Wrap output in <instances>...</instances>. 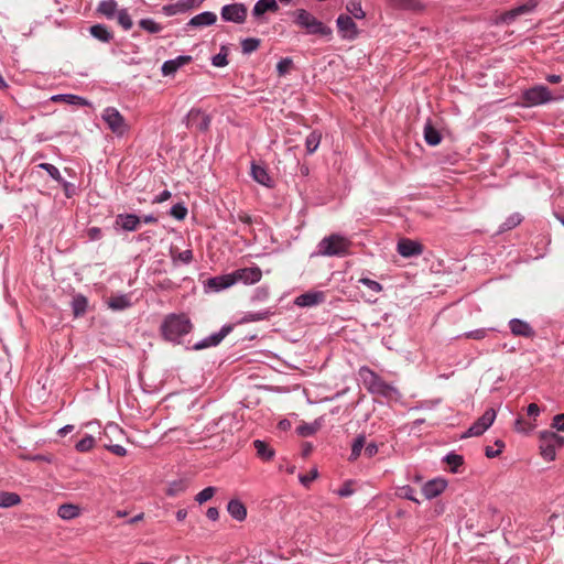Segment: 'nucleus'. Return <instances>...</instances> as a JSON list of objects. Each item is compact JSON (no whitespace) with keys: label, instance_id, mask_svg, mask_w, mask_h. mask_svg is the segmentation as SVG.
<instances>
[{"label":"nucleus","instance_id":"f257e3e1","mask_svg":"<svg viewBox=\"0 0 564 564\" xmlns=\"http://www.w3.org/2000/svg\"><path fill=\"white\" fill-rule=\"evenodd\" d=\"M193 323L185 313L167 314L160 326L162 337L175 345L182 344V338L193 330Z\"/></svg>","mask_w":564,"mask_h":564},{"label":"nucleus","instance_id":"f03ea898","mask_svg":"<svg viewBox=\"0 0 564 564\" xmlns=\"http://www.w3.org/2000/svg\"><path fill=\"white\" fill-rule=\"evenodd\" d=\"M360 376L367 390L372 394H378L387 399L399 395V391L393 386L386 382L380 376L368 367L360 368Z\"/></svg>","mask_w":564,"mask_h":564},{"label":"nucleus","instance_id":"7ed1b4c3","mask_svg":"<svg viewBox=\"0 0 564 564\" xmlns=\"http://www.w3.org/2000/svg\"><path fill=\"white\" fill-rule=\"evenodd\" d=\"M351 241L340 234L324 237L317 245V254L324 257H344L348 253Z\"/></svg>","mask_w":564,"mask_h":564},{"label":"nucleus","instance_id":"20e7f679","mask_svg":"<svg viewBox=\"0 0 564 564\" xmlns=\"http://www.w3.org/2000/svg\"><path fill=\"white\" fill-rule=\"evenodd\" d=\"M295 23L300 28L304 29L307 34L319 35L326 39H330L333 35L332 28L325 25L322 21L304 9H299L296 11Z\"/></svg>","mask_w":564,"mask_h":564},{"label":"nucleus","instance_id":"39448f33","mask_svg":"<svg viewBox=\"0 0 564 564\" xmlns=\"http://www.w3.org/2000/svg\"><path fill=\"white\" fill-rule=\"evenodd\" d=\"M564 446V436L556 434L553 431H541L539 434V448L541 456L547 460L553 462L556 458V451Z\"/></svg>","mask_w":564,"mask_h":564},{"label":"nucleus","instance_id":"423d86ee","mask_svg":"<svg viewBox=\"0 0 564 564\" xmlns=\"http://www.w3.org/2000/svg\"><path fill=\"white\" fill-rule=\"evenodd\" d=\"M522 105L524 107H538L552 101V93L544 85H535L522 91Z\"/></svg>","mask_w":564,"mask_h":564},{"label":"nucleus","instance_id":"0eeeda50","mask_svg":"<svg viewBox=\"0 0 564 564\" xmlns=\"http://www.w3.org/2000/svg\"><path fill=\"white\" fill-rule=\"evenodd\" d=\"M101 119L107 124L108 129L121 138L129 131V124L124 117L115 107H106L101 112Z\"/></svg>","mask_w":564,"mask_h":564},{"label":"nucleus","instance_id":"6e6552de","mask_svg":"<svg viewBox=\"0 0 564 564\" xmlns=\"http://www.w3.org/2000/svg\"><path fill=\"white\" fill-rule=\"evenodd\" d=\"M232 329H234L232 324H225L221 326V328L218 332L213 333L209 336L195 343L193 345L192 349L203 350L206 348L216 347L225 339V337L227 335H229L232 332Z\"/></svg>","mask_w":564,"mask_h":564},{"label":"nucleus","instance_id":"1a4fd4ad","mask_svg":"<svg viewBox=\"0 0 564 564\" xmlns=\"http://www.w3.org/2000/svg\"><path fill=\"white\" fill-rule=\"evenodd\" d=\"M538 6L535 0H528L527 2L512 8L498 17V23L511 24L518 17L532 13Z\"/></svg>","mask_w":564,"mask_h":564},{"label":"nucleus","instance_id":"9d476101","mask_svg":"<svg viewBox=\"0 0 564 564\" xmlns=\"http://www.w3.org/2000/svg\"><path fill=\"white\" fill-rule=\"evenodd\" d=\"M248 8L243 3H230L221 8L220 17L226 22L241 24L246 21Z\"/></svg>","mask_w":564,"mask_h":564},{"label":"nucleus","instance_id":"9b49d317","mask_svg":"<svg viewBox=\"0 0 564 564\" xmlns=\"http://www.w3.org/2000/svg\"><path fill=\"white\" fill-rule=\"evenodd\" d=\"M496 415V411L492 408L487 409L484 414L471 424L464 436L470 437L484 434L495 422Z\"/></svg>","mask_w":564,"mask_h":564},{"label":"nucleus","instance_id":"f8f14e48","mask_svg":"<svg viewBox=\"0 0 564 564\" xmlns=\"http://www.w3.org/2000/svg\"><path fill=\"white\" fill-rule=\"evenodd\" d=\"M184 121L187 128L205 132L208 130L212 120L210 117L200 109L193 108L188 111Z\"/></svg>","mask_w":564,"mask_h":564},{"label":"nucleus","instance_id":"ddd939ff","mask_svg":"<svg viewBox=\"0 0 564 564\" xmlns=\"http://www.w3.org/2000/svg\"><path fill=\"white\" fill-rule=\"evenodd\" d=\"M339 35L344 40L354 41L358 36V28L348 14H339L336 20Z\"/></svg>","mask_w":564,"mask_h":564},{"label":"nucleus","instance_id":"4468645a","mask_svg":"<svg viewBox=\"0 0 564 564\" xmlns=\"http://www.w3.org/2000/svg\"><path fill=\"white\" fill-rule=\"evenodd\" d=\"M510 333L516 337H522L527 339H533L536 336V332L533 326L521 318L513 317L508 322Z\"/></svg>","mask_w":564,"mask_h":564},{"label":"nucleus","instance_id":"2eb2a0df","mask_svg":"<svg viewBox=\"0 0 564 564\" xmlns=\"http://www.w3.org/2000/svg\"><path fill=\"white\" fill-rule=\"evenodd\" d=\"M232 279L235 283L241 282L243 284H254L262 278V272L259 267L242 268L234 271Z\"/></svg>","mask_w":564,"mask_h":564},{"label":"nucleus","instance_id":"dca6fc26","mask_svg":"<svg viewBox=\"0 0 564 564\" xmlns=\"http://www.w3.org/2000/svg\"><path fill=\"white\" fill-rule=\"evenodd\" d=\"M397 250L403 258H412L422 254L423 246L419 241L402 238L398 241Z\"/></svg>","mask_w":564,"mask_h":564},{"label":"nucleus","instance_id":"f3484780","mask_svg":"<svg viewBox=\"0 0 564 564\" xmlns=\"http://www.w3.org/2000/svg\"><path fill=\"white\" fill-rule=\"evenodd\" d=\"M191 55H178L175 58L165 61L161 66L163 76H173L181 67L192 62Z\"/></svg>","mask_w":564,"mask_h":564},{"label":"nucleus","instance_id":"a211bd4d","mask_svg":"<svg viewBox=\"0 0 564 564\" xmlns=\"http://www.w3.org/2000/svg\"><path fill=\"white\" fill-rule=\"evenodd\" d=\"M141 218L135 214H118L115 219V228L124 231H134L139 228Z\"/></svg>","mask_w":564,"mask_h":564},{"label":"nucleus","instance_id":"6ab92c4d","mask_svg":"<svg viewBox=\"0 0 564 564\" xmlns=\"http://www.w3.org/2000/svg\"><path fill=\"white\" fill-rule=\"evenodd\" d=\"M235 284L232 274L209 278L205 283L206 292H219Z\"/></svg>","mask_w":564,"mask_h":564},{"label":"nucleus","instance_id":"aec40b11","mask_svg":"<svg viewBox=\"0 0 564 564\" xmlns=\"http://www.w3.org/2000/svg\"><path fill=\"white\" fill-rule=\"evenodd\" d=\"M446 480L442 478H434L424 484L422 487V494L426 499L430 500L440 496L446 489Z\"/></svg>","mask_w":564,"mask_h":564},{"label":"nucleus","instance_id":"412c9836","mask_svg":"<svg viewBox=\"0 0 564 564\" xmlns=\"http://www.w3.org/2000/svg\"><path fill=\"white\" fill-rule=\"evenodd\" d=\"M324 297V293L319 291L306 292L299 295L294 303L301 307H311L322 303Z\"/></svg>","mask_w":564,"mask_h":564},{"label":"nucleus","instance_id":"4be33fe9","mask_svg":"<svg viewBox=\"0 0 564 564\" xmlns=\"http://www.w3.org/2000/svg\"><path fill=\"white\" fill-rule=\"evenodd\" d=\"M53 102H65L72 106L88 107L91 105L86 98L74 94H57L51 97Z\"/></svg>","mask_w":564,"mask_h":564},{"label":"nucleus","instance_id":"5701e85b","mask_svg":"<svg viewBox=\"0 0 564 564\" xmlns=\"http://www.w3.org/2000/svg\"><path fill=\"white\" fill-rule=\"evenodd\" d=\"M217 21V15L212 11H204L200 12L187 22V26L192 28H203V26H210L215 24Z\"/></svg>","mask_w":564,"mask_h":564},{"label":"nucleus","instance_id":"b1692460","mask_svg":"<svg viewBox=\"0 0 564 564\" xmlns=\"http://www.w3.org/2000/svg\"><path fill=\"white\" fill-rule=\"evenodd\" d=\"M227 511L230 517L239 522L246 520L247 518V508L246 506L238 499H231L227 505Z\"/></svg>","mask_w":564,"mask_h":564},{"label":"nucleus","instance_id":"393cba45","mask_svg":"<svg viewBox=\"0 0 564 564\" xmlns=\"http://www.w3.org/2000/svg\"><path fill=\"white\" fill-rule=\"evenodd\" d=\"M70 307L75 317H82L87 311L88 299L82 293H76L72 297Z\"/></svg>","mask_w":564,"mask_h":564},{"label":"nucleus","instance_id":"a878e982","mask_svg":"<svg viewBox=\"0 0 564 564\" xmlns=\"http://www.w3.org/2000/svg\"><path fill=\"white\" fill-rule=\"evenodd\" d=\"M251 176L257 183L263 186L271 187L273 184V181L268 171L263 166H260L256 163L251 164Z\"/></svg>","mask_w":564,"mask_h":564},{"label":"nucleus","instance_id":"bb28decb","mask_svg":"<svg viewBox=\"0 0 564 564\" xmlns=\"http://www.w3.org/2000/svg\"><path fill=\"white\" fill-rule=\"evenodd\" d=\"M423 134L425 142L431 147L438 145L442 141L441 132L432 124L431 120L425 122Z\"/></svg>","mask_w":564,"mask_h":564},{"label":"nucleus","instance_id":"cd10ccee","mask_svg":"<svg viewBox=\"0 0 564 564\" xmlns=\"http://www.w3.org/2000/svg\"><path fill=\"white\" fill-rule=\"evenodd\" d=\"M273 314L274 312L272 311V308H265L259 312H248L238 321V324L265 321L269 319Z\"/></svg>","mask_w":564,"mask_h":564},{"label":"nucleus","instance_id":"c85d7f7f","mask_svg":"<svg viewBox=\"0 0 564 564\" xmlns=\"http://www.w3.org/2000/svg\"><path fill=\"white\" fill-rule=\"evenodd\" d=\"M388 3L397 10L422 11L424 9L420 0H388Z\"/></svg>","mask_w":564,"mask_h":564},{"label":"nucleus","instance_id":"c756f323","mask_svg":"<svg viewBox=\"0 0 564 564\" xmlns=\"http://www.w3.org/2000/svg\"><path fill=\"white\" fill-rule=\"evenodd\" d=\"M89 33L94 39L102 43H109L113 39L112 32L105 24L91 25Z\"/></svg>","mask_w":564,"mask_h":564},{"label":"nucleus","instance_id":"7c9ffc66","mask_svg":"<svg viewBox=\"0 0 564 564\" xmlns=\"http://www.w3.org/2000/svg\"><path fill=\"white\" fill-rule=\"evenodd\" d=\"M279 9L276 0H258L252 9L254 17H261L265 12H275Z\"/></svg>","mask_w":564,"mask_h":564},{"label":"nucleus","instance_id":"2f4dec72","mask_svg":"<svg viewBox=\"0 0 564 564\" xmlns=\"http://www.w3.org/2000/svg\"><path fill=\"white\" fill-rule=\"evenodd\" d=\"M97 12L108 20L113 19L118 12L116 0H101L97 7Z\"/></svg>","mask_w":564,"mask_h":564},{"label":"nucleus","instance_id":"473e14b6","mask_svg":"<svg viewBox=\"0 0 564 564\" xmlns=\"http://www.w3.org/2000/svg\"><path fill=\"white\" fill-rule=\"evenodd\" d=\"M257 455L263 460H271L274 457V449L270 447L264 441L256 440L253 442Z\"/></svg>","mask_w":564,"mask_h":564},{"label":"nucleus","instance_id":"72a5a7b5","mask_svg":"<svg viewBox=\"0 0 564 564\" xmlns=\"http://www.w3.org/2000/svg\"><path fill=\"white\" fill-rule=\"evenodd\" d=\"M80 513L79 508L72 503H64L58 507L57 516L63 520H72Z\"/></svg>","mask_w":564,"mask_h":564},{"label":"nucleus","instance_id":"f704fd0d","mask_svg":"<svg viewBox=\"0 0 564 564\" xmlns=\"http://www.w3.org/2000/svg\"><path fill=\"white\" fill-rule=\"evenodd\" d=\"M523 220V217L520 213H513L507 217V219L499 226L498 234H503L509 231L517 226H519Z\"/></svg>","mask_w":564,"mask_h":564},{"label":"nucleus","instance_id":"c9c22d12","mask_svg":"<svg viewBox=\"0 0 564 564\" xmlns=\"http://www.w3.org/2000/svg\"><path fill=\"white\" fill-rule=\"evenodd\" d=\"M443 460L448 465L449 470L454 474L459 473V468L464 465V457L455 452H449Z\"/></svg>","mask_w":564,"mask_h":564},{"label":"nucleus","instance_id":"e433bc0d","mask_svg":"<svg viewBox=\"0 0 564 564\" xmlns=\"http://www.w3.org/2000/svg\"><path fill=\"white\" fill-rule=\"evenodd\" d=\"M131 305L130 297L127 294H119L110 297L108 306L113 311H122Z\"/></svg>","mask_w":564,"mask_h":564},{"label":"nucleus","instance_id":"4c0bfd02","mask_svg":"<svg viewBox=\"0 0 564 564\" xmlns=\"http://www.w3.org/2000/svg\"><path fill=\"white\" fill-rule=\"evenodd\" d=\"M365 443H366L365 434H358L354 438L352 444H351V452H350V455L348 458L349 462L357 460V458L360 456V454L365 447Z\"/></svg>","mask_w":564,"mask_h":564},{"label":"nucleus","instance_id":"58836bf2","mask_svg":"<svg viewBox=\"0 0 564 564\" xmlns=\"http://www.w3.org/2000/svg\"><path fill=\"white\" fill-rule=\"evenodd\" d=\"M21 502V497L15 492L0 490V508H10Z\"/></svg>","mask_w":564,"mask_h":564},{"label":"nucleus","instance_id":"ea45409f","mask_svg":"<svg viewBox=\"0 0 564 564\" xmlns=\"http://www.w3.org/2000/svg\"><path fill=\"white\" fill-rule=\"evenodd\" d=\"M322 133L313 130L305 139V149L307 154H313L319 147Z\"/></svg>","mask_w":564,"mask_h":564},{"label":"nucleus","instance_id":"a19ab883","mask_svg":"<svg viewBox=\"0 0 564 564\" xmlns=\"http://www.w3.org/2000/svg\"><path fill=\"white\" fill-rule=\"evenodd\" d=\"M346 10L349 12L351 18L364 19L366 13L362 10L361 2L359 0H349L346 3Z\"/></svg>","mask_w":564,"mask_h":564},{"label":"nucleus","instance_id":"79ce46f5","mask_svg":"<svg viewBox=\"0 0 564 564\" xmlns=\"http://www.w3.org/2000/svg\"><path fill=\"white\" fill-rule=\"evenodd\" d=\"M321 427V423L315 421L313 423H304L296 427V432L302 437H308L314 435L318 429Z\"/></svg>","mask_w":564,"mask_h":564},{"label":"nucleus","instance_id":"37998d69","mask_svg":"<svg viewBox=\"0 0 564 564\" xmlns=\"http://www.w3.org/2000/svg\"><path fill=\"white\" fill-rule=\"evenodd\" d=\"M139 26L151 34L160 33L163 30V26L151 18L141 19Z\"/></svg>","mask_w":564,"mask_h":564},{"label":"nucleus","instance_id":"c03bdc74","mask_svg":"<svg viewBox=\"0 0 564 564\" xmlns=\"http://www.w3.org/2000/svg\"><path fill=\"white\" fill-rule=\"evenodd\" d=\"M171 257H172L173 263H176L177 261H180L183 264H189L193 261V251L191 249H186L183 251H175V250L171 249Z\"/></svg>","mask_w":564,"mask_h":564},{"label":"nucleus","instance_id":"a18cd8bd","mask_svg":"<svg viewBox=\"0 0 564 564\" xmlns=\"http://www.w3.org/2000/svg\"><path fill=\"white\" fill-rule=\"evenodd\" d=\"M261 41L257 37H246L241 41V51L243 54L249 55L257 51Z\"/></svg>","mask_w":564,"mask_h":564},{"label":"nucleus","instance_id":"49530a36","mask_svg":"<svg viewBox=\"0 0 564 564\" xmlns=\"http://www.w3.org/2000/svg\"><path fill=\"white\" fill-rule=\"evenodd\" d=\"M269 299V288L268 286H258L254 289L250 301L252 304L263 303Z\"/></svg>","mask_w":564,"mask_h":564},{"label":"nucleus","instance_id":"de8ad7c7","mask_svg":"<svg viewBox=\"0 0 564 564\" xmlns=\"http://www.w3.org/2000/svg\"><path fill=\"white\" fill-rule=\"evenodd\" d=\"M94 445H95L94 436L87 434L76 443L75 448H76V451H78L80 453H86V452L90 451L94 447Z\"/></svg>","mask_w":564,"mask_h":564},{"label":"nucleus","instance_id":"09e8293b","mask_svg":"<svg viewBox=\"0 0 564 564\" xmlns=\"http://www.w3.org/2000/svg\"><path fill=\"white\" fill-rule=\"evenodd\" d=\"M117 19H118V23L123 28V30L128 31L132 28L133 25V22H132V19L128 12L127 9H120L118 10L117 12Z\"/></svg>","mask_w":564,"mask_h":564},{"label":"nucleus","instance_id":"8fccbe9b","mask_svg":"<svg viewBox=\"0 0 564 564\" xmlns=\"http://www.w3.org/2000/svg\"><path fill=\"white\" fill-rule=\"evenodd\" d=\"M227 47L223 45L220 52L212 57V65L215 67H225L228 65Z\"/></svg>","mask_w":564,"mask_h":564},{"label":"nucleus","instance_id":"3c124183","mask_svg":"<svg viewBox=\"0 0 564 564\" xmlns=\"http://www.w3.org/2000/svg\"><path fill=\"white\" fill-rule=\"evenodd\" d=\"M37 167L44 170L50 175V177L56 181L57 183L62 182L63 176L55 165L51 163H40Z\"/></svg>","mask_w":564,"mask_h":564},{"label":"nucleus","instance_id":"603ef678","mask_svg":"<svg viewBox=\"0 0 564 564\" xmlns=\"http://www.w3.org/2000/svg\"><path fill=\"white\" fill-rule=\"evenodd\" d=\"M397 495L401 498L414 501L420 503V501L415 497V490L410 485H404L398 488Z\"/></svg>","mask_w":564,"mask_h":564},{"label":"nucleus","instance_id":"864d4df0","mask_svg":"<svg viewBox=\"0 0 564 564\" xmlns=\"http://www.w3.org/2000/svg\"><path fill=\"white\" fill-rule=\"evenodd\" d=\"M187 207L183 203L173 205L170 209V215L176 220H183L187 216Z\"/></svg>","mask_w":564,"mask_h":564},{"label":"nucleus","instance_id":"5fc2aeb1","mask_svg":"<svg viewBox=\"0 0 564 564\" xmlns=\"http://www.w3.org/2000/svg\"><path fill=\"white\" fill-rule=\"evenodd\" d=\"M292 66L293 59L291 57L281 58L276 64V72L279 76H285L289 74Z\"/></svg>","mask_w":564,"mask_h":564},{"label":"nucleus","instance_id":"6e6d98bb","mask_svg":"<svg viewBox=\"0 0 564 564\" xmlns=\"http://www.w3.org/2000/svg\"><path fill=\"white\" fill-rule=\"evenodd\" d=\"M162 11L166 17H173L180 13H185L181 0H178L175 3L164 6L162 8Z\"/></svg>","mask_w":564,"mask_h":564},{"label":"nucleus","instance_id":"4d7b16f0","mask_svg":"<svg viewBox=\"0 0 564 564\" xmlns=\"http://www.w3.org/2000/svg\"><path fill=\"white\" fill-rule=\"evenodd\" d=\"M216 492V488L215 487H206L204 488L203 490H200L196 496H195V500L202 505L206 501H208L209 499L213 498V496L215 495Z\"/></svg>","mask_w":564,"mask_h":564},{"label":"nucleus","instance_id":"13d9d810","mask_svg":"<svg viewBox=\"0 0 564 564\" xmlns=\"http://www.w3.org/2000/svg\"><path fill=\"white\" fill-rule=\"evenodd\" d=\"M489 330H495V328H478V329L466 332L464 334V336L466 338L480 340V339H484L485 337H487Z\"/></svg>","mask_w":564,"mask_h":564},{"label":"nucleus","instance_id":"bf43d9fd","mask_svg":"<svg viewBox=\"0 0 564 564\" xmlns=\"http://www.w3.org/2000/svg\"><path fill=\"white\" fill-rule=\"evenodd\" d=\"M64 191V194L67 198H72L77 193V186L74 183H70L66 181L64 177L62 178V182H58Z\"/></svg>","mask_w":564,"mask_h":564},{"label":"nucleus","instance_id":"052dcab7","mask_svg":"<svg viewBox=\"0 0 564 564\" xmlns=\"http://www.w3.org/2000/svg\"><path fill=\"white\" fill-rule=\"evenodd\" d=\"M186 486L183 481H173L170 484L166 494L171 497L177 496L185 490Z\"/></svg>","mask_w":564,"mask_h":564},{"label":"nucleus","instance_id":"680f3d73","mask_svg":"<svg viewBox=\"0 0 564 564\" xmlns=\"http://www.w3.org/2000/svg\"><path fill=\"white\" fill-rule=\"evenodd\" d=\"M359 283L367 286L373 293H379L382 290V286L379 282L371 280L369 278L359 279Z\"/></svg>","mask_w":564,"mask_h":564},{"label":"nucleus","instance_id":"e2e57ef3","mask_svg":"<svg viewBox=\"0 0 564 564\" xmlns=\"http://www.w3.org/2000/svg\"><path fill=\"white\" fill-rule=\"evenodd\" d=\"M495 444L498 446L497 449H494L491 446H487L485 448V455L488 458H495L500 455L502 448L505 447V443L501 440H497Z\"/></svg>","mask_w":564,"mask_h":564},{"label":"nucleus","instance_id":"0e129e2a","mask_svg":"<svg viewBox=\"0 0 564 564\" xmlns=\"http://www.w3.org/2000/svg\"><path fill=\"white\" fill-rule=\"evenodd\" d=\"M318 476V471L316 468H313L308 474L300 475L299 480L300 482L307 487L314 479H316Z\"/></svg>","mask_w":564,"mask_h":564},{"label":"nucleus","instance_id":"69168bd1","mask_svg":"<svg viewBox=\"0 0 564 564\" xmlns=\"http://www.w3.org/2000/svg\"><path fill=\"white\" fill-rule=\"evenodd\" d=\"M87 237L90 241H96L102 238V230L99 227H90L87 229Z\"/></svg>","mask_w":564,"mask_h":564},{"label":"nucleus","instance_id":"338daca9","mask_svg":"<svg viewBox=\"0 0 564 564\" xmlns=\"http://www.w3.org/2000/svg\"><path fill=\"white\" fill-rule=\"evenodd\" d=\"M552 427L564 432V413L556 414L552 420Z\"/></svg>","mask_w":564,"mask_h":564},{"label":"nucleus","instance_id":"774afa93","mask_svg":"<svg viewBox=\"0 0 564 564\" xmlns=\"http://www.w3.org/2000/svg\"><path fill=\"white\" fill-rule=\"evenodd\" d=\"M378 451L379 447L375 442H370L368 444L365 443L364 452L368 458L373 457L378 453Z\"/></svg>","mask_w":564,"mask_h":564}]
</instances>
